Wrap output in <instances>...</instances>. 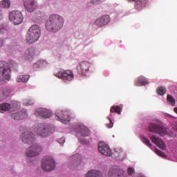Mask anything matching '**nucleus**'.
Returning a JSON list of instances; mask_svg holds the SVG:
<instances>
[{"mask_svg":"<svg viewBox=\"0 0 177 177\" xmlns=\"http://www.w3.org/2000/svg\"><path fill=\"white\" fill-rule=\"evenodd\" d=\"M20 109V104L17 102H15L10 105L8 103H3L0 104V113L3 111H16Z\"/></svg>","mask_w":177,"mask_h":177,"instance_id":"7","label":"nucleus"},{"mask_svg":"<svg viewBox=\"0 0 177 177\" xmlns=\"http://www.w3.org/2000/svg\"><path fill=\"white\" fill-rule=\"evenodd\" d=\"M57 120H58L59 121H61L62 124H67V122H70L71 121L70 116H68L66 113H62V115L59 116L57 115Z\"/></svg>","mask_w":177,"mask_h":177,"instance_id":"24","label":"nucleus"},{"mask_svg":"<svg viewBox=\"0 0 177 177\" xmlns=\"http://www.w3.org/2000/svg\"><path fill=\"white\" fill-rule=\"evenodd\" d=\"M91 135V131L88 127L84 125H80L77 129L78 136H89Z\"/></svg>","mask_w":177,"mask_h":177,"instance_id":"18","label":"nucleus"},{"mask_svg":"<svg viewBox=\"0 0 177 177\" xmlns=\"http://www.w3.org/2000/svg\"><path fill=\"white\" fill-rule=\"evenodd\" d=\"M10 64H11V67H15V66H17V64L16 62L12 61L11 62H10Z\"/></svg>","mask_w":177,"mask_h":177,"instance_id":"45","label":"nucleus"},{"mask_svg":"<svg viewBox=\"0 0 177 177\" xmlns=\"http://www.w3.org/2000/svg\"><path fill=\"white\" fill-rule=\"evenodd\" d=\"M34 56H35V50L33 48H30L26 50L24 57L27 60H32L34 59Z\"/></svg>","mask_w":177,"mask_h":177,"instance_id":"22","label":"nucleus"},{"mask_svg":"<svg viewBox=\"0 0 177 177\" xmlns=\"http://www.w3.org/2000/svg\"><path fill=\"white\" fill-rule=\"evenodd\" d=\"M41 151L42 147L39 145L35 144L27 149L26 156L27 157H35L37 156H39Z\"/></svg>","mask_w":177,"mask_h":177,"instance_id":"5","label":"nucleus"},{"mask_svg":"<svg viewBox=\"0 0 177 177\" xmlns=\"http://www.w3.org/2000/svg\"><path fill=\"white\" fill-rule=\"evenodd\" d=\"M85 177H102V173L97 170H90Z\"/></svg>","mask_w":177,"mask_h":177,"instance_id":"27","label":"nucleus"},{"mask_svg":"<svg viewBox=\"0 0 177 177\" xmlns=\"http://www.w3.org/2000/svg\"><path fill=\"white\" fill-rule=\"evenodd\" d=\"M155 153L158 154V156H160V157H162L163 158H165V157H167V155H165L164 152L161 151L158 149H155Z\"/></svg>","mask_w":177,"mask_h":177,"instance_id":"35","label":"nucleus"},{"mask_svg":"<svg viewBox=\"0 0 177 177\" xmlns=\"http://www.w3.org/2000/svg\"><path fill=\"white\" fill-rule=\"evenodd\" d=\"M21 139L24 143H27L28 145H31L33 142H35L34 134L31 133L30 131L23 133L21 136Z\"/></svg>","mask_w":177,"mask_h":177,"instance_id":"12","label":"nucleus"},{"mask_svg":"<svg viewBox=\"0 0 177 177\" xmlns=\"http://www.w3.org/2000/svg\"><path fill=\"white\" fill-rule=\"evenodd\" d=\"M111 113H116V114L120 115L122 111V105H114L111 107Z\"/></svg>","mask_w":177,"mask_h":177,"instance_id":"26","label":"nucleus"},{"mask_svg":"<svg viewBox=\"0 0 177 177\" xmlns=\"http://www.w3.org/2000/svg\"><path fill=\"white\" fill-rule=\"evenodd\" d=\"M135 84L136 86H143V85L149 84V81L145 77L140 76L136 80Z\"/></svg>","mask_w":177,"mask_h":177,"instance_id":"23","label":"nucleus"},{"mask_svg":"<svg viewBox=\"0 0 177 177\" xmlns=\"http://www.w3.org/2000/svg\"><path fill=\"white\" fill-rule=\"evenodd\" d=\"M109 23H110V17L109 15H103L95 21V24L97 27H104Z\"/></svg>","mask_w":177,"mask_h":177,"instance_id":"17","label":"nucleus"},{"mask_svg":"<svg viewBox=\"0 0 177 177\" xmlns=\"http://www.w3.org/2000/svg\"><path fill=\"white\" fill-rule=\"evenodd\" d=\"M129 2H136V8H142L147 3V0H128Z\"/></svg>","mask_w":177,"mask_h":177,"instance_id":"28","label":"nucleus"},{"mask_svg":"<svg viewBox=\"0 0 177 177\" xmlns=\"http://www.w3.org/2000/svg\"><path fill=\"white\" fill-rule=\"evenodd\" d=\"M6 80H10V66L7 62L0 61V85H3Z\"/></svg>","mask_w":177,"mask_h":177,"instance_id":"3","label":"nucleus"},{"mask_svg":"<svg viewBox=\"0 0 177 177\" xmlns=\"http://www.w3.org/2000/svg\"><path fill=\"white\" fill-rule=\"evenodd\" d=\"M92 3H94V5H97L100 3V0H91Z\"/></svg>","mask_w":177,"mask_h":177,"instance_id":"43","label":"nucleus"},{"mask_svg":"<svg viewBox=\"0 0 177 177\" xmlns=\"http://www.w3.org/2000/svg\"><path fill=\"white\" fill-rule=\"evenodd\" d=\"M89 67L91 64L87 62H82L77 66V73L80 75H86L89 73Z\"/></svg>","mask_w":177,"mask_h":177,"instance_id":"10","label":"nucleus"},{"mask_svg":"<svg viewBox=\"0 0 177 177\" xmlns=\"http://www.w3.org/2000/svg\"><path fill=\"white\" fill-rule=\"evenodd\" d=\"M0 8L2 9H8L9 8H10V1L9 0H3L2 1H1L0 3Z\"/></svg>","mask_w":177,"mask_h":177,"instance_id":"30","label":"nucleus"},{"mask_svg":"<svg viewBox=\"0 0 177 177\" xmlns=\"http://www.w3.org/2000/svg\"><path fill=\"white\" fill-rule=\"evenodd\" d=\"M135 172V169L132 168V167H129L127 169V174L129 176H131L132 175V174H133Z\"/></svg>","mask_w":177,"mask_h":177,"instance_id":"39","label":"nucleus"},{"mask_svg":"<svg viewBox=\"0 0 177 177\" xmlns=\"http://www.w3.org/2000/svg\"><path fill=\"white\" fill-rule=\"evenodd\" d=\"M82 157L80 154H76L73 156H71V160H75V161H78V160H81Z\"/></svg>","mask_w":177,"mask_h":177,"instance_id":"37","label":"nucleus"},{"mask_svg":"<svg viewBox=\"0 0 177 177\" xmlns=\"http://www.w3.org/2000/svg\"><path fill=\"white\" fill-rule=\"evenodd\" d=\"M28 80H30V76L28 75H21L17 77V82H27Z\"/></svg>","mask_w":177,"mask_h":177,"instance_id":"29","label":"nucleus"},{"mask_svg":"<svg viewBox=\"0 0 177 177\" xmlns=\"http://www.w3.org/2000/svg\"><path fill=\"white\" fill-rule=\"evenodd\" d=\"M35 133L41 138H46L48 136V130L44 124H39L37 128L35 129Z\"/></svg>","mask_w":177,"mask_h":177,"instance_id":"14","label":"nucleus"},{"mask_svg":"<svg viewBox=\"0 0 177 177\" xmlns=\"http://www.w3.org/2000/svg\"><path fill=\"white\" fill-rule=\"evenodd\" d=\"M80 140L83 145H89V140H86L85 138H80Z\"/></svg>","mask_w":177,"mask_h":177,"instance_id":"40","label":"nucleus"},{"mask_svg":"<svg viewBox=\"0 0 177 177\" xmlns=\"http://www.w3.org/2000/svg\"><path fill=\"white\" fill-rule=\"evenodd\" d=\"M10 20L13 21L15 26H19L23 23V15L20 11H12L10 13Z\"/></svg>","mask_w":177,"mask_h":177,"instance_id":"9","label":"nucleus"},{"mask_svg":"<svg viewBox=\"0 0 177 177\" xmlns=\"http://www.w3.org/2000/svg\"><path fill=\"white\" fill-rule=\"evenodd\" d=\"M56 165L55 164V160L50 156H45L41 161V168L46 172H50L55 169Z\"/></svg>","mask_w":177,"mask_h":177,"instance_id":"4","label":"nucleus"},{"mask_svg":"<svg viewBox=\"0 0 177 177\" xmlns=\"http://www.w3.org/2000/svg\"><path fill=\"white\" fill-rule=\"evenodd\" d=\"M117 168L115 167H113L110 169L109 173H108V176L109 177H128L127 175L124 174H125V171L123 170H120V174H118L115 176V174H117Z\"/></svg>","mask_w":177,"mask_h":177,"instance_id":"20","label":"nucleus"},{"mask_svg":"<svg viewBox=\"0 0 177 177\" xmlns=\"http://www.w3.org/2000/svg\"><path fill=\"white\" fill-rule=\"evenodd\" d=\"M64 23L63 17L58 15H53L50 16L49 19L47 21L46 28L50 32H57L63 27Z\"/></svg>","mask_w":177,"mask_h":177,"instance_id":"1","label":"nucleus"},{"mask_svg":"<svg viewBox=\"0 0 177 177\" xmlns=\"http://www.w3.org/2000/svg\"><path fill=\"white\" fill-rule=\"evenodd\" d=\"M4 44H5V40L0 38V46H3Z\"/></svg>","mask_w":177,"mask_h":177,"instance_id":"44","label":"nucleus"},{"mask_svg":"<svg viewBox=\"0 0 177 177\" xmlns=\"http://www.w3.org/2000/svg\"><path fill=\"white\" fill-rule=\"evenodd\" d=\"M28 106H32V104H34V101L33 100H30L28 102Z\"/></svg>","mask_w":177,"mask_h":177,"instance_id":"46","label":"nucleus"},{"mask_svg":"<svg viewBox=\"0 0 177 177\" xmlns=\"http://www.w3.org/2000/svg\"><path fill=\"white\" fill-rule=\"evenodd\" d=\"M165 92H167V88H165V87L163 86L158 87L157 90L158 94L160 95V96L165 95Z\"/></svg>","mask_w":177,"mask_h":177,"instance_id":"31","label":"nucleus"},{"mask_svg":"<svg viewBox=\"0 0 177 177\" xmlns=\"http://www.w3.org/2000/svg\"><path fill=\"white\" fill-rule=\"evenodd\" d=\"M35 115L41 118H49L52 115V112L46 109L40 108L35 111Z\"/></svg>","mask_w":177,"mask_h":177,"instance_id":"16","label":"nucleus"},{"mask_svg":"<svg viewBox=\"0 0 177 177\" xmlns=\"http://www.w3.org/2000/svg\"><path fill=\"white\" fill-rule=\"evenodd\" d=\"M11 91L9 88H3V94L4 99H6V97H8V96H10Z\"/></svg>","mask_w":177,"mask_h":177,"instance_id":"34","label":"nucleus"},{"mask_svg":"<svg viewBox=\"0 0 177 177\" xmlns=\"http://www.w3.org/2000/svg\"><path fill=\"white\" fill-rule=\"evenodd\" d=\"M62 140V143H64V142H66V140H64V138H61V140Z\"/></svg>","mask_w":177,"mask_h":177,"instance_id":"47","label":"nucleus"},{"mask_svg":"<svg viewBox=\"0 0 177 177\" xmlns=\"http://www.w3.org/2000/svg\"><path fill=\"white\" fill-rule=\"evenodd\" d=\"M46 66H48V62L44 59H41L33 64V70L37 71L38 68H44V67H46Z\"/></svg>","mask_w":177,"mask_h":177,"instance_id":"21","label":"nucleus"},{"mask_svg":"<svg viewBox=\"0 0 177 177\" xmlns=\"http://www.w3.org/2000/svg\"><path fill=\"white\" fill-rule=\"evenodd\" d=\"M98 151L102 156L110 157L111 155V149L105 142H101L98 144Z\"/></svg>","mask_w":177,"mask_h":177,"instance_id":"11","label":"nucleus"},{"mask_svg":"<svg viewBox=\"0 0 177 177\" xmlns=\"http://www.w3.org/2000/svg\"><path fill=\"white\" fill-rule=\"evenodd\" d=\"M141 140L143 142V143H145V145H146L147 146H148V147L151 149V143H150V140H148L147 138L142 137Z\"/></svg>","mask_w":177,"mask_h":177,"instance_id":"33","label":"nucleus"},{"mask_svg":"<svg viewBox=\"0 0 177 177\" xmlns=\"http://www.w3.org/2000/svg\"><path fill=\"white\" fill-rule=\"evenodd\" d=\"M111 115H111V114H110V117H111Z\"/></svg>","mask_w":177,"mask_h":177,"instance_id":"48","label":"nucleus"},{"mask_svg":"<svg viewBox=\"0 0 177 177\" xmlns=\"http://www.w3.org/2000/svg\"><path fill=\"white\" fill-rule=\"evenodd\" d=\"M23 2L24 6L27 12H34L35 9L38 8L37 3H35V1L34 0H24Z\"/></svg>","mask_w":177,"mask_h":177,"instance_id":"13","label":"nucleus"},{"mask_svg":"<svg viewBox=\"0 0 177 177\" xmlns=\"http://www.w3.org/2000/svg\"><path fill=\"white\" fill-rule=\"evenodd\" d=\"M55 77L63 80V81H73L74 80V73L70 70L59 71L55 74Z\"/></svg>","mask_w":177,"mask_h":177,"instance_id":"6","label":"nucleus"},{"mask_svg":"<svg viewBox=\"0 0 177 177\" xmlns=\"http://www.w3.org/2000/svg\"><path fill=\"white\" fill-rule=\"evenodd\" d=\"M39 37H41V28L38 25H33L28 31L26 42L28 44H34V42H37L39 39Z\"/></svg>","mask_w":177,"mask_h":177,"instance_id":"2","label":"nucleus"},{"mask_svg":"<svg viewBox=\"0 0 177 177\" xmlns=\"http://www.w3.org/2000/svg\"><path fill=\"white\" fill-rule=\"evenodd\" d=\"M149 130L153 133H158L160 136L167 135V129L165 127H162L157 124L150 123L149 125Z\"/></svg>","mask_w":177,"mask_h":177,"instance_id":"8","label":"nucleus"},{"mask_svg":"<svg viewBox=\"0 0 177 177\" xmlns=\"http://www.w3.org/2000/svg\"><path fill=\"white\" fill-rule=\"evenodd\" d=\"M8 32V30H6V27L3 26H0V35H2L3 34H6Z\"/></svg>","mask_w":177,"mask_h":177,"instance_id":"36","label":"nucleus"},{"mask_svg":"<svg viewBox=\"0 0 177 177\" xmlns=\"http://www.w3.org/2000/svg\"><path fill=\"white\" fill-rule=\"evenodd\" d=\"M4 16H5V11H3V9H2L0 7V20H2V19H3Z\"/></svg>","mask_w":177,"mask_h":177,"instance_id":"41","label":"nucleus"},{"mask_svg":"<svg viewBox=\"0 0 177 177\" xmlns=\"http://www.w3.org/2000/svg\"><path fill=\"white\" fill-rule=\"evenodd\" d=\"M149 138L153 143L156 145V146L159 147V149H161V150H167V145H165V143L164 142V141H162V140H161V138L156 136H152Z\"/></svg>","mask_w":177,"mask_h":177,"instance_id":"15","label":"nucleus"},{"mask_svg":"<svg viewBox=\"0 0 177 177\" xmlns=\"http://www.w3.org/2000/svg\"><path fill=\"white\" fill-rule=\"evenodd\" d=\"M107 118L109 120V123L106 124L107 128H113L114 124L113 123V121H111V118H110L109 117H108Z\"/></svg>","mask_w":177,"mask_h":177,"instance_id":"38","label":"nucleus"},{"mask_svg":"<svg viewBox=\"0 0 177 177\" xmlns=\"http://www.w3.org/2000/svg\"><path fill=\"white\" fill-rule=\"evenodd\" d=\"M123 154L124 153L122 152V150L120 149H115V152L113 153V156L117 161H122Z\"/></svg>","mask_w":177,"mask_h":177,"instance_id":"25","label":"nucleus"},{"mask_svg":"<svg viewBox=\"0 0 177 177\" xmlns=\"http://www.w3.org/2000/svg\"><path fill=\"white\" fill-rule=\"evenodd\" d=\"M3 88H0V100H3Z\"/></svg>","mask_w":177,"mask_h":177,"instance_id":"42","label":"nucleus"},{"mask_svg":"<svg viewBox=\"0 0 177 177\" xmlns=\"http://www.w3.org/2000/svg\"><path fill=\"white\" fill-rule=\"evenodd\" d=\"M27 116H28L27 111H21L11 114V118L17 121H19V120H24V118H27Z\"/></svg>","mask_w":177,"mask_h":177,"instance_id":"19","label":"nucleus"},{"mask_svg":"<svg viewBox=\"0 0 177 177\" xmlns=\"http://www.w3.org/2000/svg\"><path fill=\"white\" fill-rule=\"evenodd\" d=\"M167 102L171 104V106H175L176 104V101L175 98L171 97V95H167Z\"/></svg>","mask_w":177,"mask_h":177,"instance_id":"32","label":"nucleus"}]
</instances>
